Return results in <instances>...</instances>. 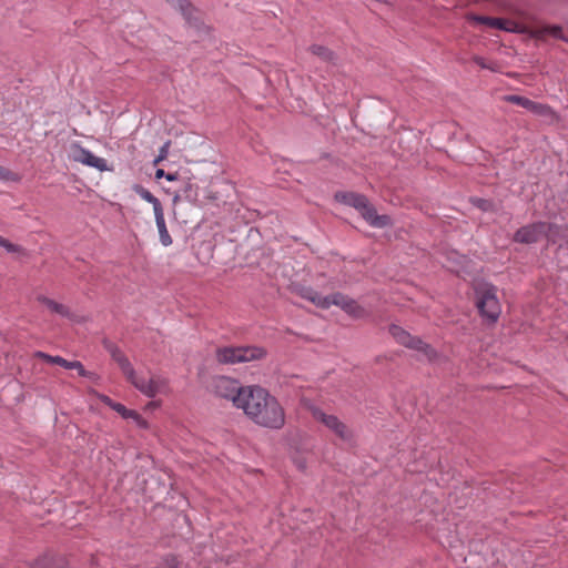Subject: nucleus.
<instances>
[{
	"mask_svg": "<svg viewBox=\"0 0 568 568\" xmlns=\"http://www.w3.org/2000/svg\"><path fill=\"white\" fill-rule=\"evenodd\" d=\"M165 179H166L168 181H175V180H176V175H175V174H173V173H166V174H165Z\"/></svg>",
	"mask_w": 568,
	"mask_h": 568,
	"instance_id": "nucleus-37",
	"label": "nucleus"
},
{
	"mask_svg": "<svg viewBox=\"0 0 568 568\" xmlns=\"http://www.w3.org/2000/svg\"><path fill=\"white\" fill-rule=\"evenodd\" d=\"M134 191L136 192V194L140 195L141 199H143L144 201H146L148 203L152 204L153 206V212L156 213L159 211H162L163 207H162V204L160 202V200L154 196L149 190H146L145 187L141 186V185H135L134 186Z\"/></svg>",
	"mask_w": 568,
	"mask_h": 568,
	"instance_id": "nucleus-19",
	"label": "nucleus"
},
{
	"mask_svg": "<svg viewBox=\"0 0 568 568\" xmlns=\"http://www.w3.org/2000/svg\"><path fill=\"white\" fill-rule=\"evenodd\" d=\"M353 301V298L347 295L336 292L331 295V306L336 305L341 307L344 312L347 310L348 304Z\"/></svg>",
	"mask_w": 568,
	"mask_h": 568,
	"instance_id": "nucleus-21",
	"label": "nucleus"
},
{
	"mask_svg": "<svg viewBox=\"0 0 568 568\" xmlns=\"http://www.w3.org/2000/svg\"><path fill=\"white\" fill-rule=\"evenodd\" d=\"M180 562L173 555L164 556L154 568H179Z\"/></svg>",
	"mask_w": 568,
	"mask_h": 568,
	"instance_id": "nucleus-25",
	"label": "nucleus"
},
{
	"mask_svg": "<svg viewBox=\"0 0 568 568\" xmlns=\"http://www.w3.org/2000/svg\"><path fill=\"white\" fill-rule=\"evenodd\" d=\"M555 230L557 231L558 226L554 223L534 222L518 229L514 234V241L521 244H532L544 236L551 239V233Z\"/></svg>",
	"mask_w": 568,
	"mask_h": 568,
	"instance_id": "nucleus-7",
	"label": "nucleus"
},
{
	"mask_svg": "<svg viewBox=\"0 0 568 568\" xmlns=\"http://www.w3.org/2000/svg\"><path fill=\"white\" fill-rule=\"evenodd\" d=\"M113 410L119 413L124 419H133L142 428L148 427L146 420L136 410L128 409L123 404L114 405Z\"/></svg>",
	"mask_w": 568,
	"mask_h": 568,
	"instance_id": "nucleus-16",
	"label": "nucleus"
},
{
	"mask_svg": "<svg viewBox=\"0 0 568 568\" xmlns=\"http://www.w3.org/2000/svg\"><path fill=\"white\" fill-rule=\"evenodd\" d=\"M506 101L514 103L516 105L523 106L526 110L530 111L531 113L545 118H551L554 116L552 109L544 103L535 102L526 97L523 95H507Z\"/></svg>",
	"mask_w": 568,
	"mask_h": 568,
	"instance_id": "nucleus-11",
	"label": "nucleus"
},
{
	"mask_svg": "<svg viewBox=\"0 0 568 568\" xmlns=\"http://www.w3.org/2000/svg\"><path fill=\"white\" fill-rule=\"evenodd\" d=\"M34 356L38 358H41L50 364H57V365H60L68 369L69 361H67L65 358H63L61 356H58V355L52 356V355H49L41 351L36 352Z\"/></svg>",
	"mask_w": 568,
	"mask_h": 568,
	"instance_id": "nucleus-20",
	"label": "nucleus"
},
{
	"mask_svg": "<svg viewBox=\"0 0 568 568\" xmlns=\"http://www.w3.org/2000/svg\"><path fill=\"white\" fill-rule=\"evenodd\" d=\"M266 349L261 346H229L216 349V361L221 364H240L263 359Z\"/></svg>",
	"mask_w": 568,
	"mask_h": 568,
	"instance_id": "nucleus-5",
	"label": "nucleus"
},
{
	"mask_svg": "<svg viewBox=\"0 0 568 568\" xmlns=\"http://www.w3.org/2000/svg\"><path fill=\"white\" fill-rule=\"evenodd\" d=\"M311 303L320 308L327 310L331 307V295L323 296L316 291L314 294V300H312Z\"/></svg>",
	"mask_w": 568,
	"mask_h": 568,
	"instance_id": "nucleus-26",
	"label": "nucleus"
},
{
	"mask_svg": "<svg viewBox=\"0 0 568 568\" xmlns=\"http://www.w3.org/2000/svg\"><path fill=\"white\" fill-rule=\"evenodd\" d=\"M37 301L39 303L45 305L47 308L53 314L60 315L65 318L72 317V313H71L70 308L62 303L55 302L54 300L49 298L42 294L37 296Z\"/></svg>",
	"mask_w": 568,
	"mask_h": 568,
	"instance_id": "nucleus-14",
	"label": "nucleus"
},
{
	"mask_svg": "<svg viewBox=\"0 0 568 568\" xmlns=\"http://www.w3.org/2000/svg\"><path fill=\"white\" fill-rule=\"evenodd\" d=\"M169 3H171L174 8L179 9L181 13L185 17H190L193 7L192 3L189 0H166Z\"/></svg>",
	"mask_w": 568,
	"mask_h": 568,
	"instance_id": "nucleus-24",
	"label": "nucleus"
},
{
	"mask_svg": "<svg viewBox=\"0 0 568 568\" xmlns=\"http://www.w3.org/2000/svg\"><path fill=\"white\" fill-rule=\"evenodd\" d=\"M113 361L119 365V367L122 371L125 378L128 381H133L135 369L132 366L129 358L125 356V354L123 352H121L116 357L113 358Z\"/></svg>",
	"mask_w": 568,
	"mask_h": 568,
	"instance_id": "nucleus-18",
	"label": "nucleus"
},
{
	"mask_svg": "<svg viewBox=\"0 0 568 568\" xmlns=\"http://www.w3.org/2000/svg\"><path fill=\"white\" fill-rule=\"evenodd\" d=\"M29 568H71L65 556L45 552L28 564Z\"/></svg>",
	"mask_w": 568,
	"mask_h": 568,
	"instance_id": "nucleus-13",
	"label": "nucleus"
},
{
	"mask_svg": "<svg viewBox=\"0 0 568 568\" xmlns=\"http://www.w3.org/2000/svg\"><path fill=\"white\" fill-rule=\"evenodd\" d=\"M240 409L257 426L280 430L285 425L286 415L283 406L262 386L251 385Z\"/></svg>",
	"mask_w": 568,
	"mask_h": 568,
	"instance_id": "nucleus-1",
	"label": "nucleus"
},
{
	"mask_svg": "<svg viewBox=\"0 0 568 568\" xmlns=\"http://www.w3.org/2000/svg\"><path fill=\"white\" fill-rule=\"evenodd\" d=\"M0 246L9 253H20L22 247L20 245L11 243L9 240L0 235Z\"/></svg>",
	"mask_w": 568,
	"mask_h": 568,
	"instance_id": "nucleus-29",
	"label": "nucleus"
},
{
	"mask_svg": "<svg viewBox=\"0 0 568 568\" xmlns=\"http://www.w3.org/2000/svg\"><path fill=\"white\" fill-rule=\"evenodd\" d=\"M171 145V142L170 141H166L161 148H160V151H159V154L158 156L154 159L153 163L154 164H158L160 163L161 161L165 160L168 158V154H169V148Z\"/></svg>",
	"mask_w": 568,
	"mask_h": 568,
	"instance_id": "nucleus-31",
	"label": "nucleus"
},
{
	"mask_svg": "<svg viewBox=\"0 0 568 568\" xmlns=\"http://www.w3.org/2000/svg\"><path fill=\"white\" fill-rule=\"evenodd\" d=\"M0 246L9 253H20L22 247L20 245L11 243L9 240L0 235Z\"/></svg>",
	"mask_w": 568,
	"mask_h": 568,
	"instance_id": "nucleus-28",
	"label": "nucleus"
},
{
	"mask_svg": "<svg viewBox=\"0 0 568 568\" xmlns=\"http://www.w3.org/2000/svg\"><path fill=\"white\" fill-rule=\"evenodd\" d=\"M138 390L146 397L153 398L168 388V381L160 376H152L149 379L134 374L133 381H129Z\"/></svg>",
	"mask_w": 568,
	"mask_h": 568,
	"instance_id": "nucleus-9",
	"label": "nucleus"
},
{
	"mask_svg": "<svg viewBox=\"0 0 568 568\" xmlns=\"http://www.w3.org/2000/svg\"><path fill=\"white\" fill-rule=\"evenodd\" d=\"M165 172L164 170L162 169H158L156 172H155V179H161V178H165Z\"/></svg>",
	"mask_w": 568,
	"mask_h": 568,
	"instance_id": "nucleus-36",
	"label": "nucleus"
},
{
	"mask_svg": "<svg viewBox=\"0 0 568 568\" xmlns=\"http://www.w3.org/2000/svg\"><path fill=\"white\" fill-rule=\"evenodd\" d=\"M388 331L399 345L423 353L429 362H434L438 357V353L432 345L417 336H413L403 327L392 324Z\"/></svg>",
	"mask_w": 568,
	"mask_h": 568,
	"instance_id": "nucleus-6",
	"label": "nucleus"
},
{
	"mask_svg": "<svg viewBox=\"0 0 568 568\" xmlns=\"http://www.w3.org/2000/svg\"><path fill=\"white\" fill-rule=\"evenodd\" d=\"M154 217L161 244L163 246H170L173 243V241L166 227L163 210L154 213Z\"/></svg>",
	"mask_w": 568,
	"mask_h": 568,
	"instance_id": "nucleus-15",
	"label": "nucleus"
},
{
	"mask_svg": "<svg viewBox=\"0 0 568 568\" xmlns=\"http://www.w3.org/2000/svg\"><path fill=\"white\" fill-rule=\"evenodd\" d=\"M102 402H103L104 404H106V405H108L110 408H112V409H113V406H114V405H121V403H115V402H113V400H112L110 397H108V396H103V397H102Z\"/></svg>",
	"mask_w": 568,
	"mask_h": 568,
	"instance_id": "nucleus-35",
	"label": "nucleus"
},
{
	"mask_svg": "<svg viewBox=\"0 0 568 568\" xmlns=\"http://www.w3.org/2000/svg\"><path fill=\"white\" fill-rule=\"evenodd\" d=\"M308 51L318 57L322 61L335 64L336 62V54L334 51H332L329 48L322 45V44H312L308 48Z\"/></svg>",
	"mask_w": 568,
	"mask_h": 568,
	"instance_id": "nucleus-17",
	"label": "nucleus"
},
{
	"mask_svg": "<svg viewBox=\"0 0 568 568\" xmlns=\"http://www.w3.org/2000/svg\"><path fill=\"white\" fill-rule=\"evenodd\" d=\"M311 414L316 422L323 424L338 438L343 440H349L352 438V432L336 415L326 414L316 406L311 407Z\"/></svg>",
	"mask_w": 568,
	"mask_h": 568,
	"instance_id": "nucleus-8",
	"label": "nucleus"
},
{
	"mask_svg": "<svg viewBox=\"0 0 568 568\" xmlns=\"http://www.w3.org/2000/svg\"><path fill=\"white\" fill-rule=\"evenodd\" d=\"M207 388L215 397L230 400L234 407L240 409L251 385L242 386L237 379L229 376H214Z\"/></svg>",
	"mask_w": 568,
	"mask_h": 568,
	"instance_id": "nucleus-3",
	"label": "nucleus"
},
{
	"mask_svg": "<svg viewBox=\"0 0 568 568\" xmlns=\"http://www.w3.org/2000/svg\"><path fill=\"white\" fill-rule=\"evenodd\" d=\"M68 369H75L78 371V374L82 377H92L93 373L87 371L83 366V364L79 361H69Z\"/></svg>",
	"mask_w": 568,
	"mask_h": 568,
	"instance_id": "nucleus-27",
	"label": "nucleus"
},
{
	"mask_svg": "<svg viewBox=\"0 0 568 568\" xmlns=\"http://www.w3.org/2000/svg\"><path fill=\"white\" fill-rule=\"evenodd\" d=\"M466 20L470 23L476 24H485L489 28L505 30V31H515L517 24L514 21L501 19V18H493L485 16H477L474 13L466 14Z\"/></svg>",
	"mask_w": 568,
	"mask_h": 568,
	"instance_id": "nucleus-12",
	"label": "nucleus"
},
{
	"mask_svg": "<svg viewBox=\"0 0 568 568\" xmlns=\"http://www.w3.org/2000/svg\"><path fill=\"white\" fill-rule=\"evenodd\" d=\"M476 307L483 321L489 325L497 323L501 305L497 297V287L490 283L478 284L475 288Z\"/></svg>",
	"mask_w": 568,
	"mask_h": 568,
	"instance_id": "nucleus-4",
	"label": "nucleus"
},
{
	"mask_svg": "<svg viewBox=\"0 0 568 568\" xmlns=\"http://www.w3.org/2000/svg\"><path fill=\"white\" fill-rule=\"evenodd\" d=\"M72 160L83 165L94 168L100 172L109 170L108 162L103 158L94 155L90 150L79 145H73Z\"/></svg>",
	"mask_w": 568,
	"mask_h": 568,
	"instance_id": "nucleus-10",
	"label": "nucleus"
},
{
	"mask_svg": "<svg viewBox=\"0 0 568 568\" xmlns=\"http://www.w3.org/2000/svg\"><path fill=\"white\" fill-rule=\"evenodd\" d=\"M315 290L310 286H302L298 288L297 293L301 297H303L306 301L314 300Z\"/></svg>",
	"mask_w": 568,
	"mask_h": 568,
	"instance_id": "nucleus-32",
	"label": "nucleus"
},
{
	"mask_svg": "<svg viewBox=\"0 0 568 568\" xmlns=\"http://www.w3.org/2000/svg\"><path fill=\"white\" fill-rule=\"evenodd\" d=\"M103 346L109 352V354L111 355L112 359L114 357H116L122 352L116 344H114L113 342H111L109 339H104L103 341Z\"/></svg>",
	"mask_w": 568,
	"mask_h": 568,
	"instance_id": "nucleus-30",
	"label": "nucleus"
},
{
	"mask_svg": "<svg viewBox=\"0 0 568 568\" xmlns=\"http://www.w3.org/2000/svg\"><path fill=\"white\" fill-rule=\"evenodd\" d=\"M349 316L354 318H364L367 315L366 310L359 305L354 298L348 304L347 310L345 311Z\"/></svg>",
	"mask_w": 568,
	"mask_h": 568,
	"instance_id": "nucleus-23",
	"label": "nucleus"
},
{
	"mask_svg": "<svg viewBox=\"0 0 568 568\" xmlns=\"http://www.w3.org/2000/svg\"><path fill=\"white\" fill-rule=\"evenodd\" d=\"M473 61L479 65L480 68L483 69H490V67L486 63L485 59L483 57H479V55H475L473 58Z\"/></svg>",
	"mask_w": 568,
	"mask_h": 568,
	"instance_id": "nucleus-34",
	"label": "nucleus"
},
{
	"mask_svg": "<svg viewBox=\"0 0 568 568\" xmlns=\"http://www.w3.org/2000/svg\"><path fill=\"white\" fill-rule=\"evenodd\" d=\"M353 301V298L347 295L336 292L331 295V306L336 305L341 307L344 312L347 310L348 304Z\"/></svg>",
	"mask_w": 568,
	"mask_h": 568,
	"instance_id": "nucleus-22",
	"label": "nucleus"
},
{
	"mask_svg": "<svg viewBox=\"0 0 568 568\" xmlns=\"http://www.w3.org/2000/svg\"><path fill=\"white\" fill-rule=\"evenodd\" d=\"M334 197L337 202L357 210L362 217L373 227L383 229L392 225L390 216L377 214L376 209L363 194L355 192H336Z\"/></svg>",
	"mask_w": 568,
	"mask_h": 568,
	"instance_id": "nucleus-2",
	"label": "nucleus"
},
{
	"mask_svg": "<svg viewBox=\"0 0 568 568\" xmlns=\"http://www.w3.org/2000/svg\"><path fill=\"white\" fill-rule=\"evenodd\" d=\"M0 180L19 181V178L10 170L0 166Z\"/></svg>",
	"mask_w": 568,
	"mask_h": 568,
	"instance_id": "nucleus-33",
	"label": "nucleus"
}]
</instances>
